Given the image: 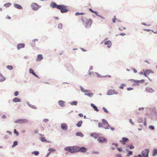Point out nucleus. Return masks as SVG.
Instances as JSON below:
<instances>
[{"mask_svg": "<svg viewBox=\"0 0 157 157\" xmlns=\"http://www.w3.org/2000/svg\"><path fill=\"white\" fill-rule=\"evenodd\" d=\"M84 94L90 97H92L94 95L93 93H85Z\"/></svg>", "mask_w": 157, "mask_h": 157, "instance_id": "nucleus-29", "label": "nucleus"}, {"mask_svg": "<svg viewBox=\"0 0 157 157\" xmlns=\"http://www.w3.org/2000/svg\"><path fill=\"white\" fill-rule=\"evenodd\" d=\"M85 13H84L81 12V13H79V12H77L75 14V15L76 16H78L79 15H84Z\"/></svg>", "mask_w": 157, "mask_h": 157, "instance_id": "nucleus-35", "label": "nucleus"}, {"mask_svg": "<svg viewBox=\"0 0 157 157\" xmlns=\"http://www.w3.org/2000/svg\"><path fill=\"white\" fill-rule=\"evenodd\" d=\"M59 6V8H58V9L60 10L62 13H67L69 11L67 9V6L63 4H60Z\"/></svg>", "mask_w": 157, "mask_h": 157, "instance_id": "nucleus-3", "label": "nucleus"}, {"mask_svg": "<svg viewBox=\"0 0 157 157\" xmlns=\"http://www.w3.org/2000/svg\"><path fill=\"white\" fill-rule=\"evenodd\" d=\"M63 27V25L62 23H60L58 24V28L62 29Z\"/></svg>", "mask_w": 157, "mask_h": 157, "instance_id": "nucleus-40", "label": "nucleus"}, {"mask_svg": "<svg viewBox=\"0 0 157 157\" xmlns=\"http://www.w3.org/2000/svg\"><path fill=\"white\" fill-rule=\"evenodd\" d=\"M114 94H118V93L114 90H110L108 91L106 94L107 95H111Z\"/></svg>", "mask_w": 157, "mask_h": 157, "instance_id": "nucleus-9", "label": "nucleus"}, {"mask_svg": "<svg viewBox=\"0 0 157 157\" xmlns=\"http://www.w3.org/2000/svg\"><path fill=\"white\" fill-rule=\"evenodd\" d=\"M95 74L98 77H104V76H101V75H99L98 73V72H95Z\"/></svg>", "mask_w": 157, "mask_h": 157, "instance_id": "nucleus-53", "label": "nucleus"}, {"mask_svg": "<svg viewBox=\"0 0 157 157\" xmlns=\"http://www.w3.org/2000/svg\"><path fill=\"white\" fill-rule=\"evenodd\" d=\"M79 87L80 88L81 91L82 92H84L85 89L81 86H80Z\"/></svg>", "mask_w": 157, "mask_h": 157, "instance_id": "nucleus-51", "label": "nucleus"}, {"mask_svg": "<svg viewBox=\"0 0 157 157\" xmlns=\"http://www.w3.org/2000/svg\"><path fill=\"white\" fill-rule=\"evenodd\" d=\"M25 47V44L24 43H19L17 44V48L18 50L20 49L24 48Z\"/></svg>", "mask_w": 157, "mask_h": 157, "instance_id": "nucleus-14", "label": "nucleus"}, {"mask_svg": "<svg viewBox=\"0 0 157 157\" xmlns=\"http://www.w3.org/2000/svg\"><path fill=\"white\" fill-rule=\"evenodd\" d=\"M40 140L42 142H46V143H51V142L48 140H47L45 139V138L43 136H41L39 138Z\"/></svg>", "mask_w": 157, "mask_h": 157, "instance_id": "nucleus-17", "label": "nucleus"}, {"mask_svg": "<svg viewBox=\"0 0 157 157\" xmlns=\"http://www.w3.org/2000/svg\"><path fill=\"white\" fill-rule=\"evenodd\" d=\"M14 6L15 8L19 10H22L23 9V8L21 5L17 3H14Z\"/></svg>", "mask_w": 157, "mask_h": 157, "instance_id": "nucleus-18", "label": "nucleus"}, {"mask_svg": "<svg viewBox=\"0 0 157 157\" xmlns=\"http://www.w3.org/2000/svg\"><path fill=\"white\" fill-rule=\"evenodd\" d=\"M128 147H129V148L131 149H132L134 148V147L132 145L130 146L128 145Z\"/></svg>", "mask_w": 157, "mask_h": 157, "instance_id": "nucleus-56", "label": "nucleus"}, {"mask_svg": "<svg viewBox=\"0 0 157 157\" xmlns=\"http://www.w3.org/2000/svg\"><path fill=\"white\" fill-rule=\"evenodd\" d=\"M29 121L26 119H18L16 120L14 122L15 123L23 124L27 123Z\"/></svg>", "mask_w": 157, "mask_h": 157, "instance_id": "nucleus-4", "label": "nucleus"}, {"mask_svg": "<svg viewBox=\"0 0 157 157\" xmlns=\"http://www.w3.org/2000/svg\"><path fill=\"white\" fill-rule=\"evenodd\" d=\"M13 132L14 134H16V136H18L19 135V132L15 129H14Z\"/></svg>", "mask_w": 157, "mask_h": 157, "instance_id": "nucleus-39", "label": "nucleus"}, {"mask_svg": "<svg viewBox=\"0 0 157 157\" xmlns=\"http://www.w3.org/2000/svg\"><path fill=\"white\" fill-rule=\"evenodd\" d=\"M102 109L105 113H109L108 110L105 107H103L102 108Z\"/></svg>", "mask_w": 157, "mask_h": 157, "instance_id": "nucleus-47", "label": "nucleus"}, {"mask_svg": "<svg viewBox=\"0 0 157 157\" xmlns=\"http://www.w3.org/2000/svg\"><path fill=\"white\" fill-rule=\"evenodd\" d=\"M65 101L60 100L58 101V105L62 107H64L65 106Z\"/></svg>", "mask_w": 157, "mask_h": 157, "instance_id": "nucleus-11", "label": "nucleus"}, {"mask_svg": "<svg viewBox=\"0 0 157 157\" xmlns=\"http://www.w3.org/2000/svg\"><path fill=\"white\" fill-rule=\"evenodd\" d=\"M48 151H49V152L50 153L53 152V151H56V150L55 149H54L52 148H49L48 149Z\"/></svg>", "mask_w": 157, "mask_h": 157, "instance_id": "nucleus-36", "label": "nucleus"}, {"mask_svg": "<svg viewBox=\"0 0 157 157\" xmlns=\"http://www.w3.org/2000/svg\"><path fill=\"white\" fill-rule=\"evenodd\" d=\"M27 104L31 108H32L33 109H36L37 107L35 105H33L31 104H30L29 102H27Z\"/></svg>", "mask_w": 157, "mask_h": 157, "instance_id": "nucleus-23", "label": "nucleus"}, {"mask_svg": "<svg viewBox=\"0 0 157 157\" xmlns=\"http://www.w3.org/2000/svg\"><path fill=\"white\" fill-rule=\"evenodd\" d=\"M133 154L132 152L131 151H129L128 152V153L127 155V156L128 157L130 156L131 155H132Z\"/></svg>", "mask_w": 157, "mask_h": 157, "instance_id": "nucleus-44", "label": "nucleus"}, {"mask_svg": "<svg viewBox=\"0 0 157 157\" xmlns=\"http://www.w3.org/2000/svg\"><path fill=\"white\" fill-rule=\"evenodd\" d=\"M77 152H80L82 153L86 152L87 150V149L86 148L84 147H80L78 146H77Z\"/></svg>", "mask_w": 157, "mask_h": 157, "instance_id": "nucleus-6", "label": "nucleus"}, {"mask_svg": "<svg viewBox=\"0 0 157 157\" xmlns=\"http://www.w3.org/2000/svg\"><path fill=\"white\" fill-rule=\"evenodd\" d=\"M131 69L134 71V73H136L137 72V70L134 68H132Z\"/></svg>", "mask_w": 157, "mask_h": 157, "instance_id": "nucleus-57", "label": "nucleus"}, {"mask_svg": "<svg viewBox=\"0 0 157 157\" xmlns=\"http://www.w3.org/2000/svg\"><path fill=\"white\" fill-rule=\"evenodd\" d=\"M115 17H116V16H115L114 17V18H113V19L112 21H113V23L116 22V18Z\"/></svg>", "mask_w": 157, "mask_h": 157, "instance_id": "nucleus-60", "label": "nucleus"}, {"mask_svg": "<svg viewBox=\"0 0 157 157\" xmlns=\"http://www.w3.org/2000/svg\"><path fill=\"white\" fill-rule=\"evenodd\" d=\"M31 7L32 9L35 11L37 10L41 6L36 3H33L31 4Z\"/></svg>", "mask_w": 157, "mask_h": 157, "instance_id": "nucleus-7", "label": "nucleus"}, {"mask_svg": "<svg viewBox=\"0 0 157 157\" xmlns=\"http://www.w3.org/2000/svg\"><path fill=\"white\" fill-rule=\"evenodd\" d=\"M90 105L93 108L94 111L97 112H98L99 109L94 104L91 103Z\"/></svg>", "mask_w": 157, "mask_h": 157, "instance_id": "nucleus-21", "label": "nucleus"}, {"mask_svg": "<svg viewBox=\"0 0 157 157\" xmlns=\"http://www.w3.org/2000/svg\"><path fill=\"white\" fill-rule=\"evenodd\" d=\"M149 128L150 130H153L155 129V127L154 126L151 125L149 126Z\"/></svg>", "mask_w": 157, "mask_h": 157, "instance_id": "nucleus-43", "label": "nucleus"}, {"mask_svg": "<svg viewBox=\"0 0 157 157\" xmlns=\"http://www.w3.org/2000/svg\"><path fill=\"white\" fill-rule=\"evenodd\" d=\"M111 42L110 40H108L104 43L105 45H109L110 44H111Z\"/></svg>", "mask_w": 157, "mask_h": 157, "instance_id": "nucleus-42", "label": "nucleus"}, {"mask_svg": "<svg viewBox=\"0 0 157 157\" xmlns=\"http://www.w3.org/2000/svg\"><path fill=\"white\" fill-rule=\"evenodd\" d=\"M144 107H140L139 108L138 110L139 111H141V110H143L144 109Z\"/></svg>", "mask_w": 157, "mask_h": 157, "instance_id": "nucleus-64", "label": "nucleus"}, {"mask_svg": "<svg viewBox=\"0 0 157 157\" xmlns=\"http://www.w3.org/2000/svg\"><path fill=\"white\" fill-rule=\"evenodd\" d=\"M61 128L63 130H66L67 129V126L66 123H63L61 124Z\"/></svg>", "mask_w": 157, "mask_h": 157, "instance_id": "nucleus-16", "label": "nucleus"}, {"mask_svg": "<svg viewBox=\"0 0 157 157\" xmlns=\"http://www.w3.org/2000/svg\"><path fill=\"white\" fill-rule=\"evenodd\" d=\"M129 80L134 82L135 83H134L133 85L134 86H138L140 85V82H139V80H135L134 79H130Z\"/></svg>", "mask_w": 157, "mask_h": 157, "instance_id": "nucleus-12", "label": "nucleus"}, {"mask_svg": "<svg viewBox=\"0 0 157 157\" xmlns=\"http://www.w3.org/2000/svg\"><path fill=\"white\" fill-rule=\"evenodd\" d=\"M64 149L71 154L77 152V146H69L64 147Z\"/></svg>", "mask_w": 157, "mask_h": 157, "instance_id": "nucleus-1", "label": "nucleus"}, {"mask_svg": "<svg viewBox=\"0 0 157 157\" xmlns=\"http://www.w3.org/2000/svg\"><path fill=\"white\" fill-rule=\"evenodd\" d=\"M129 122L132 125H134V122L132 121L131 119H130L129 120Z\"/></svg>", "mask_w": 157, "mask_h": 157, "instance_id": "nucleus-63", "label": "nucleus"}, {"mask_svg": "<svg viewBox=\"0 0 157 157\" xmlns=\"http://www.w3.org/2000/svg\"><path fill=\"white\" fill-rule=\"evenodd\" d=\"M134 157H143L140 154H138L137 155L134 156Z\"/></svg>", "mask_w": 157, "mask_h": 157, "instance_id": "nucleus-62", "label": "nucleus"}, {"mask_svg": "<svg viewBox=\"0 0 157 157\" xmlns=\"http://www.w3.org/2000/svg\"><path fill=\"white\" fill-rule=\"evenodd\" d=\"M139 82H140V83H144L145 81L144 80V79H142L141 80H139Z\"/></svg>", "mask_w": 157, "mask_h": 157, "instance_id": "nucleus-58", "label": "nucleus"}, {"mask_svg": "<svg viewBox=\"0 0 157 157\" xmlns=\"http://www.w3.org/2000/svg\"><path fill=\"white\" fill-rule=\"evenodd\" d=\"M143 120L142 118H139L137 120V121L139 123H141L143 122Z\"/></svg>", "mask_w": 157, "mask_h": 157, "instance_id": "nucleus-46", "label": "nucleus"}, {"mask_svg": "<svg viewBox=\"0 0 157 157\" xmlns=\"http://www.w3.org/2000/svg\"><path fill=\"white\" fill-rule=\"evenodd\" d=\"M98 141L101 143H106L107 141V139L105 137L102 136H100L97 139Z\"/></svg>", "mask_w": 157, "mask_h": 157, "instance_id": "nucleus-8", "label": "nucleus"}, {"mask_svg": "<svg viewBox=\"0 0 157 157\" xmlns=\"http://www.w3.org/2000/svg\"><path fill=\"white\" fill-rule=\"evenodd\" d=\"M111 126L109 125V123H108V124H107V126L106 127H104L103 128H104L105 129H109V128H110Z\"/></svg>", "mask_w": 157, "mask_h": 157, "instance_id": "nucleus-50", "label": "nucleus"}, {"mask_svg": "<svg viewBox=\"0 0 157 157\" xmlns=\"http://www.w3.org/2000/svg\"><path fill=\"white\" fill-rule=\"evenodd\" d=\"M43 122H44L47 123L49 121V119H47V118L44 119L43 120Z\"/></svg>", "mask_w": 157, "mask_h": 157, "instance_id": "nucleus-49", "label": "nucleus"}, {"mask_svg": "<svg viewBox=\"0 0 157 157\" xmlns=\"http://www.w3.org/2000/svg\"><path fill=\"white\" fill-rule=\"evenodd\" d=\"M11 5V3L10 2H8L6 3H5L4 6L5 7H10Z\"/></svg>", "mask_w": 157, "mask_h": 157, "instance_id": "nucleus-32", "label": "nucleus"}, {"mask_svg": "<svg viewBox=\"0 0 157 157\" xmlns=\"http://www.w3.org/2000/svg\"><path fill=\"white\" fill-rule=\"evenodd\" d=\"M150 151L148 149H146L142 151L141 155L143 157H148Z\"/></svg>", "mask_w": 157, "mask_h": 157, "instance_id": "nucleus-5", "label": "nucleus"}, {"mask_svg": "<svg viewBox=\"0 0 157 157\" xmlns=\"http://www.w3.org/2000/svg\"><path fill=\"white\" fill-rule=\"evenodd\" d=\"M82 23L84 27L88 28H90L92 23V20L91 19L88 20L87 19H82Z\"/></svg>", "mask_w": 157, "mask_h": 157, "instance_id": "nucleus-2", "label": "nucleus"}, {"mask_svg": "<svg viewBox=\"0 0 157 157\" xmlns=\"http://www.w3.org/2000/svg\"><path fill=\"white\" fill-rule=\"evenodd\" d=\"M116 157H122L121 154H117L116 155Z\"/></svg>", "mask_w": 157, "mask_h": 157, "instance_id": "nucleus-61", "label": "nucleus"}, {"mask_svg": "<svg viewBox=\"0 0 157 157\" xmlns=\"http://www.w3.org/2000/svg\"><path fill=\"white\" fill-rule=\"evenodd\" d=\"M43 59V57L42 55L41 54H39L38 55L37 59H36V61H40L42 60Z\"/></svg>", "mask_w": 157, "mask_h": 157, "instance_id": "nucleus-19", "label": "nucleus"}, {"mask_svg": "<svg viewBox=\"0 0 157 157\" xmlns=\"http://www.w3.org/2000/svg\"><path fill=\"white\" fill-rule=\"evenodd\" d=\"M146 91L147 92H149L150 93H152L155 91V90L152 88L147 87L146 88Z\"/></svg>", "mask_w": 157, "mask_h": 157, "instance_id": "nucleus-22", "label": "nucleus"}, {"mask_svg": "<svg viewBox=\"0 0 157 157\" xmlns=\"http://www.w3.org/2000/svg\"><path fill=\"white\" fill-rule=\"evenodd\" d=\"M157 155V149L155 148L152 151V156H155Z\"/></svg>", "mask_w": 157, "mask_h": 157, "instance_id": "nucleus-28", "label": "nucleus"}, {"mask_svg": "<svg viewBox=\"0 0 157 157\" xmlns=\"http://www.w3.org/2000/svg\"><path fill=\"white\" fill-rule=\"evenodd\" d=\"M112 145L115 146L117 147L118 146V144L117 143H112Z\"/></svg>", "mask_w": 157, "mask_h": 157, "instance_id": "nucleus-59", "label": "nucleus"}, {"mask_svg": "<svg viewBox=\"0 0 157 157\" xmlns=\"http://www.w3.org/2000/svg\"><path fill=\"white\" fill-rule=\"evenodd\" d=\"M102 123L103 124H108V123L105 119H102Z\"/></svg>", "mask_w": 157, "mask_h": 157, "instance_id": "nucleus-34", "label": "nucleus"}, {"mask_svg": "<svg viewBox=\"0 0 157 157\" xmlns=\"http://www.w3.org/2000/svg\"><path fill=\"white\" fill-rule=\"evenodd\" d=\"M38 40V39H34V40H32V42H33V43L31 44L32 46L33 47L35 46L36 45V44H35V42L36 41H37Z\"/></svg>", "mask_w": 157, "mask_h": 157, "instance_id": "nucleus-30", "label": "nucleus"}, {"mask_svg": "<svg viewBox=\"0 0 157 157\" xmlns=\"http://www.w3.org/2000/svg\"><path fill=\"white\" fill-rule=\"evenodd\" d=\"M29 72L30 74H33V73L34 72V70L32 68H30L29 69Z\"/></svg>", "mask_w": 157, "mask_h": 157, "instance_id": "nucleus-52", "label": "nucleus"}, {"mask_svg": "<svg viewBox=\"0 0 157 157\" xmlns=\"http://www.w3.org/2000/svg\"><path fill=\"white\" fill-rule=\"evenodd\" d=\"M39 154V152L38 151H34L32 152V154H34L35 156L38 155Z\"/></svg>", "mask_w": 157, "mask_h": 157, "instance_id": "nucleus-33", "label": "nucleus"}, {"mask_svg": "<svg viewBox=\"0 0 157 157\" xmlns=\"http://www.w3.org/2000/svg\"><path fill=\"white\" fill-rule=\"evenodd\" d=\"M18 144V142L17 141H15L13 142V144L12 146V147H14L15 146H16Z\"/></svg>", "mask_w": 157, "mask_h": 157, "instance_id": "nucleus-37", "label": "nucleus"}, {"mask_svg": "<svg viewBox=\"0 0 157 157\" xmlns=\"http://www.w3.org/2000/svg\"><path fill=\"white\" fill-rule=\"evenodd\" d=\"M68 71H73V68L71 65H70L69 67L67 68Z\"/></svg>", "mask_w": 157, "mask_h": 157, "instance_id": "nucleus-31", "label": "nucleus"}, {"mask_svg": "<svg viewBox=\"0 0 157 157\" xmlns=\"http://www.w3.org/2000/svg\"><path fill=\"white\" fill-rule=\"evenodd\" d=\"M78 103V102L75 101H73L72 102H70L69 104L71 105H77Z\"/></svg>", "mask_w": 157, "mask_h": 157, "instance_id": "nucleus-26", "label": "nucleus"}, {"mask_svg": "<svg viewBox=\"0 0 157 157\" xmlns=\"http://www.w3.org/2000/svg\"><path fill=\"white\" fill-rule=\"evenodd\" d=\"M18 94H19L18 91H16L14 92V96L16 97L18 95Z\"/></svg>", "mask_w": 157, "mask_h": 157, "instance_id": "nucleus-48", "label": "nucleus"}, {"mask_svg": "<svg viewBox=\"0 0 157 157\" xmlns=\"http://www.w3.org/2000/svg\"><path fill=\"white\" fill-rule=\"evenodd\" d=\"M126 84H124V83H122L121 84L120 87H119V88L120 89H123L124 88V86H126Z\"/></svg>", "mask_w": 157, "mask_h": 157, "instance_id": "nucleus-41", "label": "nucleus"}, {"mask_svg": "<svg viewBox=\"0 0 157 157\" xmlns=\"http://www.w3.org/2000/svg\"><path fill=\"white\" fill-rule=\"evenodd\" d=\"M5 80V78L0 73V82H3Z\"/></svg>", "mask_w": 157, "mask_h": 157, "instance_id": "nucleus-24", "label": "nucleus"}, {"mask_svg": "<svg viewBox=\"0 0 157 157\" xmlns=\"http://www.w3.org/2000/svg\"><path fill=\"white\" fill-rule=\"evenodd\" d=\"M98 127L99 128H103V126L102 124L101 123H98Z\"/></svg>", "mask_w": 157, "mask_h": 157, "instance_id": "nucleus-55", "label": "nucleus"}, {"mask_svg": "<svg viewBox=\"0 0 157 157\" xmlns=\"http://www.w3.org/2000/svg\"><path fill=\"white\" fill-rule=\"evenodd\" d=\"M6 68L10 70H12L13 68V67L11 65H8L7 66Z\"/></svg>", "mask_w": 157, "mask_h": 157, "instance_id": "nucleus-45", "label": "nucleus"}, {"mask_svg": "<svg viewBox=\"0 0 157 157\" xmlns=\"http://www.w3.org/2000/svg\"><path fill=\"white\" fill-rule=\"evenodd\" d=\"M75 135L77 136H79L81 137H83L84 136L83 134L80 132H76L75 134Z\"/></svg>", "mask_w": 157, "mask_h": 157, "instance_id": "nucleus-27", "label": "nucleus"}, {"mask_svg": "<svg viewBox=\"0 0 157 157\" xmlns=\"http://www.w3.org/2000/svg\"><path fill=\"white\" fill-rule=\"evenodd\" d=\"M145 72L147 73L149 75V74L151 72L152 73H153V71H151V70L150 69H147L146 70Z\"/></svg>", "mask_w": 157, "mask_h": 157, "instance_id": "nucleus-38", "label": "nucleus"}, {"mask_svg": "<svg viewBox=\"0 0 157 157\" xmlns=\"http://www.w3.org/2000/svg\"><path fill=\"white\" fill-rule=\"evenodd\" d=\"M82 120L79 121L78 122L77 124H76V126L79 128L82 125Z\"/></svg>", "mask_w": 157, "mask_h": 157, "instance_id": "nucleus-25", "label": "nucleus"}, {"mask_svg": "<svg viewBox=\"0 0 157 157\" xmlns=\"http://www.w3.org/2000/svg\"><path fill=\"white\" fill-rule=\"evenodd\" d=\"M59 5L57 4L55 2H52L50 5V6L53 8H56L58 9V8H59L60 6Z\"/></svg>", "mask_w": 157, "mask_h": 157, "instance_id": "nucleus-10", "label": "nucleus"}, {"mask_svg": "<svg viewBox=\"0 0 157 157\" xmlns=\"http://www.w3.org/2000/svg\"><path fill=\"white\" fill-rule=\"evenodd\" d=\"M12 101L14 102H21V100L20 98L17 97H16L13 99L12 100Z\"/></svg>", "mask_w": 157, "mask_h": 157, "instance_id": "nucleus-20", "label": "nucleus"}, {"mask_svg": "<svg viewBox=\"0 0 157 157\" xmlns=\"http://www.w3.org/2000/svg\"><path fill=\"white\" fill-rule=\"evenodd\" d=\"M128 139L126 137H123L122 138V140L120 141V142L122 143L123 145H124L126 142L128 141Z\"/></svg>", "mask_w": 157, "mask_h": 157, "instance_id": "nucleus-13", "label": "nucleus"}, {"mask_svg": "<svg viewBox=\"0 0 157 157\" xmlns=\"http://www.w3.org/2000/svg\"><path fill=\"white\" fill-rule=\"evenodd\" d=\"M99 134L101 135V134L96 133H92L90 134V136H91L94 137V139H96L99 136Z\"/></svg>", "mask_w": 157, "mask_h": 157, "instance_id": "nucleus-15", "label": "nucleus"}, {"mask_svg": "<svg viewBox=\"0 0 157 157\" xmlns=\"http://www.w3.org/2000/svg\"><path fill=\"white\" fill-rule=\"evenodd\" d=\"M117 149L118 151L119 152H121L122 151V148L121 147H117Z\"/></svg>", "mask_w": 157, "mask_h": 157, "instance_id": "nucleus-54", "label": "nucleus"}]
</instances>
